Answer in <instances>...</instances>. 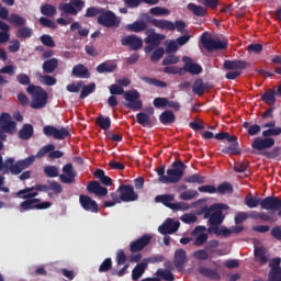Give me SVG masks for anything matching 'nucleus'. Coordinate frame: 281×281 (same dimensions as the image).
Instances as JSON below:
<instances>
[{
  "mask_svg": "<svg viewBox=\"0 0 281 281\" xmlns=\"http://www.w3.org/2000/svg\"><path fill=\"white\" fill-rule=\"evenodd\" d=\"M249 63L243 59H226L223 64V68L228 71L225 75L226 80H236L239 76H243V71L247 69Z\"/></svg>",
  "mask_w": 281,
  "mask_h": 281,
  "instance_id": "obj_7",
  "label": "nucleus"
},
{
  "mask_svg": "<svg viewBox=\"0 0 281 281\" xmlns=\"http://www.w3.org/2000/svg\"><path fill=\"white\" fill-rule=\"evenodd\" d=\"M42 69L44 74H54L58 69V58L46 59L42 65Z\"/></svg>",
  "mask_w": 281,
  "mask_h": 281,
  "instance_id": "obj_33",
  "label": "nucleus"
},
{
  "mask_svg": "<svg viewBox=\"0 0 281 281\" xmlns=\"http://www.w3.org/2000/svg\"><path fill=\"white\" fill-rule=\"evenodd\" d=\"M52 205V202H41L36 205L32 204V200L24 199L23 202L20 203V212H30V210H48Z\"/></svg>",
  "mask_w": 281,
  "mask_h": 281,
  "instance_id": "obj_23",
  "label": "nucleus"
},
{
  "mask_svg": "<svg viewBox=\"0 0 281 281\" xmlns=\"http://www.w3.org/2000/svg\"><path fill=\"white\" fill-rule=\"evenodd\" d=\"M186 170V165L183 161L178 160L171 164V168L167 170V178H162L166 184L179 183L183 179V172Z\"/></svg>",
  "mask_w": 281,
  "mask_h": 281,
  "instance_id": "obj_10",
  "label": "nucleus"
},
{
  "mask_svg": "<svg viewBox=\"0 0 281 281\" xmlns=\"http://www.w3.org/2000/svg\"><path fill=\"white\" fill-rule=\"evenodd\" d=\"M33 136H34V126H32V124H24L18 133L19 139H22L23 142H27V139H32Z\"/></svg>",
  "mask_w": 281,
  "mask_h": 281,
  "instance_id": "obj_30",
  "label": "nucleus"
},
{
  "mask_svg": "<svg viewBox=\"0 0 281 281\" xmlns=\"http://www.w3.org/2000/svg\"><path fill=\"white\" fill-rule=\"evenodd\" d=\"M38 192H49V186L35 184L34 187H26L22 190H19L15 193V196L18 199H34V196H38Z\"/></svg>",
  "mask_w": 281,
  "mask_h": 281,
  "instance_id": "obj_13",
  "label": "nucleus"
},
{
  "mask_svg": "<svg viewBox=\"0 0 281 281\" xmlns=\"http://www.w3.org/2000/svg\"><path fill=\"white\" fill-rule=\"evenodd\" d=\"M41 43L45 45V47H56V42H54V38L52 35L44 34L40 37Z\"/></svg>",
  "mask_w": 281,
  "mask_h": 281,
  "instance_id": "obj_61",
  "label": "nucleus"
},
{
  "mask_svg": "<svg viewBox=\"0 0 281 281\" xmlns=\"http://www.w3.org/2000/svg\"><path fill=\"white\" fill-rule=\"evenodd\" d=\"M56 12H57L56 7L52 4L45 3L41 5V14H43V16H48V18L56 16Z\"/></svg>",
  "mask_w": 281,
  "mask_h": 281,
  "instance_id": "obj_46",
  "label": "nucleus"
},
{
  "mask_svg": "<svg viewBox=\"0 0 281 281\" xmlns=\"http://www.w3.org/2000/svg\"><path fill=\"white\" fill-rule=\"evenodd\" d=\"M87 191L89 194H95V196H106L109 194V189L100 186L98 181H90L87 186Z\"/></svg>",
  "mask_w": 281,
  "mask_h": 281,
  "instance_id": "obj_27",
  "label": "nucleus"
},
{
  "mask_svg": "<svg viewBox=\"0 0 281 281\" xmlns=\"http://www.w3.org/2000/svg\"><path fill=\"white\" fill-rule=\"evenodd\" d=\"M93 176L95 177V179H99V181H101V183L103 186H108L111 187L113 186V179H111V177L106 176V173L104 172V170L102 169H97L93 173Z\"/></svg>",
  "mask_w": 281,
  "mask_h": 281,
  "instance_id": "obj_36",
  "label": "nucleus"
},
{
  "mask_svg": "<svg viewBox=\"0 0 281 281\" xmlns=\"http://www.w3.org/2000/svg\"><path fill=\"white\" fill-rule=\"evenodd\" d=\"M248 168H249V162L247 161H237L234 164L235 172H247Z\"/></svg>",
  "mask_w": 281,
  "mask_h": 281,
  "instance_id": "obj_64",
  "label": "nucleus"
},
{
  "mask_svg": "<svg viewBox=\"0 0 281 281\" xmlns=\"http://www.w3.org/2000/svg\"><path fill=\"white\" fill-rule=\"evenodd\" d=\"M183 72L191 74V76H199V74H203V67L201 65L194 63L191 57H183Z\"/></svg>",
  "mask_w": 281,
  "mask_h": 281,
  "instance_id": "obj_22",
  "label": "nucleus"
},
{
  "mask_svg": "<svg viewBox=\"0 0 281 281\" xmlns=\"http://www.w3.org/2000/svg\"><path fill=\"white\" fill-rule=\"evenodd\" d=\"M166 54V49L164 47H158L155 52L150 55L151 63H159L160 58H164V55Z\"/></svg>",
  "mask_w": 281,
  "mask_h": 281,
  "instance_id": "obj_55",
  "label": "nucleus"
},
{
  "mask_svg": "<svg viewBox=\"0 0 281 281\" xmlns=\"http://www.w3.org/2000/svg\"><path fill=\"white\" fill-rule=\"evenodd\" d=\"M164 74H170V75H179L183 76V69L176 67V66H165L164 67Z\"/></svg>",
  "mask_w": 281,
  "mask_h": 281,
  "instance_id": "obj_62",
  "label": "nucleus"
},
{
  "mask_svg": "<svg viewBox=\"0 0 281 281\" xmlns=\"http://www.w3.org/2000/svg\"><path fill=\"white\" fill-rule=\"evenodd\" d=\"M188 10L192 12L195 16H205L207 14V10L201 5H198L195 3H189L187 5Z\"/></svg>",
  "mask_w": 281,
  "mask_h": 281,
  "instance_id": "obj_44",
  "label": "nucleus"
},
{
  "mask_svg": "<svg viewBox=\"0 0 281 281\" xmlns=\"http://www.w3.org/2000/svg\"><path fill=\"white\" fill-rule=\"evenodd\" d=\"M40 78L42 85H46V87H54V85L57 82L56 78L49 75H42Z\"/></svg>",
  "mask_w": 281,
  "mask_h": 281,
  "instance_id": "obj_58",
  "label": "nucleus"
},
{
  "mask_svg": "<svg viewBox=\"0 0 281 281\" xmlns=\"http://www.w3.org/2000/svg\"><path fill=\"white\" fill-rule=\"evenodd\" d=\"M186 183H205V177L194 173L184 178Z\"/></svg>",
  "mask_w": 281,
  "mask_h": 281,
  "instance_id": "obj_51",
  "label": "nucleus"
},
{
  "mask_svg": "<svg viewBox=\"0 0 281 281\" xmlns=\"http://www.w3.org/2000/svg\"><path fill=\"white\" fill-rule=\"evenodd\" d=\"M9 23L13 25V27H19L15 32L16 38H32L34 31L32 27L26 26L27 20L16 13H11L9 18Z\"/></svg>",
  "mask_w": 281,
  "mask_h": 281,
  "instance_id": "obj_6",
  "label": "nucleus"
},
{
  "mask_svg": "<svg viewBox=\"0 0 281 281\" xmlns=\"http://www.w3.org/2000/svg\"><path fill=\"white\" fill-rule=\"evenodd\" d=\"M36 159H38V157H36V155L29 156L25 159L18 160V162H20V167L22 168V170H27V168H30V166H32V164H34V161H36Z\"/></svg>",
  "mask_w": 281,
  "mask_h": 281,
  "instance_id": "obj_53",
  "label": "nucleus"
},
{
  "mask_svg": "<svg viewBox=\"0 0 281 281\" xmlns=\"http://www.w3.org/2000/svg\"><path fill=\"white\" fill-rule=\"evenodd\" d=\"M150 240H153V236L145 234L140 238L134 240L130 245V251L132 254H137V251H142L144 247H148L150 245Z\"/></svg>",
  "mask_w": 281,
  "mask_h": 281,
  "instance_id": "obj_21",
  "label": "nucleus"
},
{
  "mask_svg": "<svg viewBox=\"0 0 281 281\" xmlns=\"http://www.w3.org/2000/svg\"><path fill=\"white\" fill-rule=\"evenodd\" d=\"M218 194H232L234 192V186L229 182H223L216 188Z\"/></svg>",
  "mask_w": 281,
  "mask_h": 281,
  "instance_id": "obj_47",
  "label": "nucleus"
},
{
  "mask_svg": "<svg viewBox=\"0 0 281 281\" xmlns=\"http://www.w3.org/2000/svg\"><path fill=\"white\" fill-rule=\"evenodd\" d=\"M245 205H247V207H250L251 210L260 205L261 210L278 212L281 210V200L278 196H267L266 199L250 196L245 198Z\"/></svg>",
  "mask_w": 281,
  "mask_h": 281,
  "instance_id": "obj_5",
  "label": "nucleus"
},
{
  "mask_svg": "<svg viewBox=\"0 0 281 281\" xmlns=\"http://www.w3.org/2000/svg\"><path fill=\"white\" fill-rule=\"evenodd\" d=\"M71 74L72 76H75V78H91V72H89V68L82 64L74 66Z\"/></svg>",
  "mask_w": 281,
  "mask_h": 281,
  "instance_id": "obj_32",
  "label": "nucleus"
},
{
  "mask_svg": "<svg viewBox=\"0 0 281 281\" xmlns=\"http://www.w3.org/2000/svg\"><path fill=\"white\" fill-rule=\"evenodd\" d=\"M121 45H123V47L131 48L132 52H138V49L144 47V40L135 34L124 35L121 38Z\"/></svg>",
  "mask_w": 281,
  "mask_h": 281,
  "instance_id": "obj_16",
  "label": "nucleus"
},
{
  "mask_svg": "<svg viewBox=\"0 0 281 281\" xmlns=\"http://www.w3.org/2000/svg\"><path fill=\"white\" fill-rule=\"evenodd\" d=\"M267 249L265 247H255V258H257L260 265H267L269 262V257L266 256Z\"/></svg>",
  "mask_w": 281,
  "mask_h": 281,
  "instance_id": "obj_41",
  "label": "nucleus"
},
{
  "mask_svg": "<svg viewBox=\"0 0 281 281\" xmlns=\"http://www.w3.org/2000/svg\"><path fill=\"white\" fill-rule=\"evenodd\" d=\"M95 125L100 126L102 131L111 128V117L100 114L95 120Z\"/></svg>",
  "mask_w": 281,
  "mask_h": 281,
  "instance_id": "obj_42",
  "label": "nucleus"
},
{
  "mask_svg": "<svg viewBox=\"0 0 281 281\" xmlns=\"http://www.w3.org/2000/svg\"><path fill=\"white\" fill-rule=\"evenodd\" d=\"M142 18L147 22L150 23V25H154V27H158V30H166L167 32H180L183 34L186 30V22L182 20H177L176 22H172L170 20H159L150 16L148 13H143Z\"/></svg>",
  "mask_w": 281,
  "mask_h": 281,
  "instance_id": "obj_4",
  "label": "nucleus"
},
{
  "mask_svg": "<svg viewBox=\"0 0 281 281\" xmlns=\"http://www.w3.org/2000/svg\"><path fill=\"white\" fill-rule=\"evenodd\" d=\"M172 201H175L173 194H160L155 198L156 203H162V205H165V207H169V210H178V211L190 210V205L183 202L172 203Z\"/></svg>",
  "mask_w": 281,
  "mask_h": 281,
  "instance_id": "obj_11",
  "label": "nucleus"
},
{
  "mask_svg": "<svg viewBox=\"0 0 281 281\" xmlns=\"http://www.w3.org/2000/svg\"><path fill=\"white\" fill-rule=\"evenodd\" d=\"M117 69V61L106 60L97 67L98 74H113Z\"/></svg>",
  "mask_w": 281,
  "mask_h": 281,
  "instance_id": "obj_29",
  "label": "nucleus"
},
{
  "mask_svg": "<svg viewBox=\"0 0 281 281\" xmlns=\"http://www.w3.org/2000/svg\"><path fill=\"white\" fill-rule=\"evenodd\" d=\"M43 133L44 135H46V137H53V139H59V140L71 137V132H69L67 127L57 128L54 125L44 126Z\"/></svg>",
  "mask_w": 281,
  "mask_h": 281,
  "instance_id": "obj_14",
  "label": "nucleus"
},
{
  "mask_svg": "<svg viewBox=\"0 0 281 281\" xmlns=\"http://www.w3.org/2000/svg\"><path fill=\"white\" fill-rule=\"evenodd\" d=\"M222 153H224L225 155H240V153H243V150H240V148H238V146H237V143H235L227 147H224L222 149Z\"/></svg>",
  "mask_w": 281,
  "mask_h": 281,
  "instance_id": "obj_52",
  "label": "nucleus"
},
{
  "mask_svg": "<svg viewBox=\"0 0 281 281\" xmlns=\"http://www.w3.org/2000/svg\"><path fill=\"white\" fill-rule=\"evenodd\" d=\"M117 192L120 193L121 201L123 203H131L139 199V195L135 193V188L133 184H121L117 189Z\"/></svg>",
  "mask_w": 281,
  "mask_h": 281,
  "instance_id": "obj_15",
  "label": "nucleus"
},
{
  "mask_svg": "<svg viewBox=\"0 0 281 281\" xmlns=\"http://www.w3.org/2000/svg\"><path fill=\"white\" fill-rule=\"evenodd\" d=\"M26 91L32 98L31 109H45L47 106V91L41 86L31 85L26 88Z\"/></svg>",
  "mask_w": 281,
  "mask_h": 281,
  "instance_id": "obj_8",
  "label": "nucleus"
},
{
  "mask_svg": "<svg viewBox=\"0 0 281 281\" xmlns=\"http://www.w3.org/2000/svg\"><path fill=\"white\" fill-rule=\"evenodd\" d=\"M278 135H281V127L276 128H268L262 132V136L265 138L267 137H278Z\"/></svg>",
  "mask_w": 281,
  "mask_h": 281,
  "instance_id": "obj_60",
  "label": "nucleus"
},
{
  "mask_svg": "<svg viewBox=\"0 0 281 281\" xmlns=\"http://www.w3.org/2000/svg\"><path fill=\"white\" fill-rule=\"evenodd\" d=\"M0 127L3 128L9 135L16 133V122L12 121V115L3 112L0 115Z\"/></svg>",
  "mask_w": 281,
  "mask_h": 281,
  "instance_id": "obj_19",
  "label": "nucleus"
},
{
  "mask_svg": "<svg viewBox=\"0 0 281 281\" xmlns=\"http://www.w3.org/2000/svg\"><path fill=\"white\" fill-rule=\"evenodd\" d=\"M175 120H177V116L169 110L164 111L159 116L160 123L165 125L175 124Z\"/></svg>",
  "mask_w": 281,
  "mask_h": 281,
  "instance_id": "obj_39",
  "label": "nucleus"
},
{
  "mask_svg": "<svg viewBox=\"0 0 281 281\" xmlns=\"http://www.w3.org/2000/svg\"><path fill=\"white\" fill-rule=\"evenodd\" d=\"M192 91L196 95L201 97L203 93H205V91H207V83H204L203 79H196L193 83Z\"/></svg>",
  "mask_w": 281,
  "mask_h": 281,
  "instance_id": "obj_40",
  "label": "nucleus"
},
{
  "mask_svg": "<svg viewBox=\"0 0 281 281\" xmlns=\"http://www.w3.org/2000/svg\"><path fill=\"white\" fill-rule=\"evenodd\" d=\"M156 274L158 276V278H161L165 281H175V274H172V272L168 269H158Z\"/></svg>",
  "mask_w": 281,
  "mask_h": 281,
  "instance_id": "obj_48",
  "label": "nucleus"
},
{
  "mask_svg": "<svg viewBox=\"0 0 281 281\" xmlns=\"http://www.w3.org/2000/svg\"><path fill=\"white\" fill-rule=\"evenodd\" d=\"M186 262H188V254L182 248L177 249L173 255V265L179 273L183 271Z\"/></svg>",
  "mask_w": 281,
  "mask_h": 281,
  "instance_id": "obj_25",
  "label": "nucleus"
},
{
  "mask_svg": "<svg viewBox=\"0 0 281 281\" xmlns=\"http://www.w3.org/2000/svg\"><path fill=\"white\" fill-rule=\"evenodd\" d=\"M161 41H166V35L160 33H153L145 38L146 45H153L154 47H159Z\"/></svg>",
  "mask_w": 281,
  "mask_h": 281,
  "instance_id": "obj_34",
  "label": "nucleus"
},
{
  "mask_svg": "<svg viewBox=\"0 0 281 281\" xmlns=\"http://www.w3.org/2000/svg\"><path fill=\"white\" fill-rule=\"evenodd\" d=\"M79 203L86 212H92V214H98L100 212V206L91 196L81 194L79 196Z\"/></svg>",
  "mask_w": 281,
  "mask_h": 281,
  "instance_id": "obj_20",
  "label": "nucleus"
},
{
  "mask_svg": "<svg viewBox=\"0 0 281 281\" xmlns=\"http://www.w3.org/2000/svg\"><path fill=\"white\" fill-rule=\"evenodd\" d=\"M223 210H229V205L225 203H214L211 206H202L199 214H204V218H209V225H223V221H225Z\"/></svg>",
  "mask_w": 281,
  "mask_h": 281,
  "instance_id": "obj_3",
  "label": "nucleus"
},
{
  "mask_svg": "<svg viewBox=\"0 0 281 281\" xmlns=\"http://www.w3.org/2000/svg\"><path fill=\"white\" fill-rule=\"evenodd\" d=\"M207 229L205 226H196L192 232V236H198L194 239L195 247H203L207 243V234L203 233Z\"/></svg>",
  "mask_w": 281,
  "mask_h": 281,
  "instance_id": "obj_26",
  "label": "nucleus"
},
{
  "mask_svg": "<svg viewBox=\"0 0 281 281\" xmlns=\"http://www.w3.org/2000/svg\"><path fill=\"white\" fill-rule=\"evenodd\" d=\"M273 146H276V139H273L272 137H267V138L257 137L254 139L251 144L252 150H258L259 155L260 153H265L267 148H273Z\"/></svg>",
  "mask_w": 281,
  "mask_h": 281,
  "instance_id": "obj_18",
  "label": "nucleus"
},
{
  "mask_svg": "<svg viewBox=\"0 0 281 281\" xmlns=\"http://www.w3.org/2000/svg\"><path fill=\"white\" fill-rule=\"evenodd\" d=\"M93 91H95V83H90L88 86H85L81 90L80 99L85 100V98H88L89 95H91Z\"/></svg>",
  "mask_w": 281,
  "mask_h": 281,
  "instance_id": "obj_56",
  "label": "nucleus"
},
{
  "mask_svg": "<svg viewBox=\"0 0 281 281\" xmlns=\"http://www.w3.org/2000/svg\"><path fill=\"white\" fill-rule=\"evenodd\" d=\"M201 43L207 52H218L221 49H227L229 41L227 38H212L207 33H203L201 36Z\"/></svg>",
  "mask_w": 281,
  "mask_h": 281,
  "instance_id": "obj_9",
  "label": "nucleus"
},
{
  "mask_svg": "<svg viewBox=\"0 0 281 281\" xmlns=\"http://www.w3.org/2000/svg\"><path fill=\"white\" fill-rule=\"evenodd\" d=\"M59 10H61V12H65L66 14H72L74 16L78 14V10L74 8V4L71 2L59 4Z\"/></svg>",
  "mask_w": 281,
  "mask_h": 281,
  "instance_id": "obj_50",
  "label": "nucleus"
},
{
  "mask_svg": "<svg viewBox=\"0 0 281 281\" xmlns=\"http://www.w3.org/2000/svg\"><path fill=\"white\" fill-rule=\"evenodd\" d=\"M150 115H155V109L148 108L147 113L140 112L136 114V122L140 124V126H153V120Z\"/></svg>",
  "mask_w": 281,
  "mask_h": 281,
  "instance_id": "obj_28",
  "label": "nucleus"
},
{
  "mask_svg": "<svg viewBox=\"0 0 281 281\" xmlns=\"http://www.w3.org/2000/svg\"><path fill=\"white\" fill-rule=\"evenodd\" d=\"M179 222H175L172 218H167L159 227L158 232L162 236H168V234H175L179 229Z\"/></svg>",
  "mask_w": 281,
  "mask_h": 281,
  "instance_id": "obj_24",
  "label": "nucleus"
},
{
  "mask_svg": "<svg viewBox=\"0 0 281 281\" xmlns=\"http://www.w3.org/2000/svg\"><path fill=\"white\" fill-rule=\"evenodd\" d=\"M179 60V56L175 54H169L162 59V66L168 67L170 65H178Z\"/></svg>",
  "mask_w": 281,
  "mask_h": 281,
  "instance_id": "obj_49",
  "label": "nucleus"
},
{
  "mask_svg": "<svg viewBox=\"0 0 281 281\" xmlns=\"http://www.w3.org/2000/svg\"><path fill=\"white\" fill-rule=\"evenodd\" d=\"M111 95H124L126 100L125 108L131 111H140L142 106H144V102L139 100V91L137 90H128L124 92V88L120 85H112L110 87Z\"/></svg>",
  "mask_w": 281,
  "mask_h": 281,
  "instance_id": "obj_1",
  "label": "nucleus"
},
{
  "mask_svg": "<svg viewBox=\"0 0 281 281\" xmlns=\"http://www.w3.org/2000/svg\"><path fill=\"white\" fill-rule=\"evenodd\" d=\"M48 154L49 159H60L65 157V153L60 150H56V145L48 144L42 147L37 153L36 157L37 159H43Z\"/></svg>",
  "mask_w": 281,
  "mask_h": 281,
  "instance_id": "obj_17",
  "label": "nucleus"
},
{
  "mask_svg": "<svg viewBox=\"0 0 281 281\" xmlns=\"http://www.w3.org/2000/svg\"><path fill=\"white\" fill-rule=\"evenodd\" d=\"M126 30L128 32L139 34L140 32H146V30H148V24H146L144 21H135L131 24H127Z\"/></svg>",
  "mask_w": 281,
  "mask_h": 281,
  "instance_id": "obj_35",
  "label": "nucleus"
},
{
  "mask_svg": "<svg viewBox=\"0 0 281 281\" xmlns=\"http://www.w3.org/2000/svg\"><path fill=\"white\" fill-rule=\"evenodd\" d=\"M268 281H281V269H270Z\"/></svg>",
  "mask_w": 281,
  "mask_h": 281,
  "instance_id": "obj_63",
  "label": "nucleus"
},
{
  "mask_svg": "<svg viewBox=\"0 0 281 281\" xmlns=\"http://www.w3.org/2000/svg\"><path fill=\"white\" fill-rule=\"evenodd\" d=\"M140 80H143V82H146L147 85H150L151 87H158V89H166V87H168V83L166 81H161L159 79L146 76L140 77Z\"/></svg>",
  "mask_w": 281,
  "mask_h": 281,
  "instance_id": "obj_38",
  "label": "nucleus"
},
{
  "mask_svg": "<svg viewBox=\"0 0 281 281\" xmlns=\"http://www.w3.org/2000/svg\"><path fill=\"white\" fill-rule=\"evenodd\" d=\"M261 101L269 106L276 104V90H268L261 95Z\"/></svg>",
  "mask_w": 281,
  "mask_h": 281,
  "instance_id": "obj_43",
  "label": "nucleus"
},
{
  "mask_svg": "<svg viewBox=\"0 0 281 281\" xmlns=\"http://www.w3.org/2000/svg\"><path fill=\"white\" fill-rule=\"evenodd\" d=\"M102 14V9H98L95 7H90L87 9L86 13H85V18L86 19H93V16H98Z\"/></svg>",
  "mask_w": 281,
  "mask_h": 281,
  "instance_id": "obj_59",
  "label": "nucleus"
},
{
  "mask_svg": "<svg viewBox=\"0 0 281 281\" xmlns=\"http://www.w3.org/2000/svg\"><path fill=\"white\" fill-rule=\"evenodd\" d=\"M198 271L201 276H204V278H209V280H220L221 279V273H218V270H214L212 268L202 266L198 269Z\"/></svg>",
  "mask_w": 281,
  "mask_h": 281,
  "instance_id": "obj_31",
  "label": "nucleus"
},
{
  "mask_svg": "<svg viewBox=\"0 0 281 281\" xmlns=\"http://www.w3.org/2000/svg\"><path fill=\"white\" fill-rule=\"evenodd\" d=\"M61 175L58 172V167L56 166H47L44 168V173L46 177H49V179H55V177H59V180L61 183L71 184L76 181V178L78 177V171L74 169V164L68 162L63 166L61 168Z\"/></svg>",
  "mask_w": 281,
  "mask_h": 281,
  "instance_id": "obj_2",
  "label": "nucleus"
},
{
  "mask_svg": "<svg viewBox=\"0 0 281 281\" xmlns=\"http://www.w3.org/2000/svg\"><path fill=\"white\" fill-rule=\"evenodd\" d=\"M40 23L43 25V27H48L49 30H56L58 27V24H56V22L45 16L40 18Z\"/></svg>",
  "mask_w": 281,
  "mask_h": 281,
  "instance_id": "obj_57",
  "label": "nucleus"
},
{
  "mask_svg": "<svg viewBox=\"0 0 281 281\" xmlns=\"http://www.w3.org/2000/svg\"><path fill=\"white\" fill-rule=\"evenodd\" d=\"M110 196L112 200L104 201L103 202L104 207H113L117 205V203H122V196L120 195L117 190L115 192H112Z\"/></svg>",
  "mask_w": 281,
  "mask_h": 281,
  "instance_id": "obj_45",
  "label": "nucleus"
},
{
  "mask_svg": "<svg viewBox=\"0 0 281 281\" xmlns=\"http://www.w3.org/2000/svg\"><path fill=\"white\" fill-rule=\"evenodd\" d=\"M150 14H154V16H167L170 14V10L164 8V7H154L149 10Z\"/></svg>",
  "mask_w": 281,
  "mask_h": 281,
  "instance_id": "obj_54",
  "label": "nucleus"
},
{
  "mask_svg": "<svg viewBox=\"0 0 281 281\" xmlns=\"http://www.w3.org/2000/svg\"><path fill=\"white\" fill-rule=\"evenodd\" d=\"M97 23L103 27H120L122 20L113 11H101L97 18Z\"/></svg>",
  "mask_w": 281,
  "mask_h": 281,
  "instance_id": "obj_12",
  "label": "nucleus"
},
{
  "mask_svg": "<svg viewBox=\"0 0 281 281\" xmlns=\"http://www.w3.org/2000/svg\"><path fill=\"white\" fill-rule=\"evenodd\" d=\"M148 267V263L140 262L135 266V268L132 270V280L137 281L142 276H144V272L146 271Z\"/></svg>",
  "mask_w": 281,
  "mask_h": 281,
  "instance_id": "obj_37",
  "label": "nucleus"
}]
</instances>
